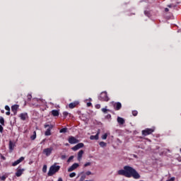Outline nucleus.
<instances>
[{
    "mask_svg": "<svg viewBox=\"0 0 181 181\" xmlns=\"http://www.w3.org/2000/svg\"><path fill=\"white\" fill-rule=\"evenodd\" d=\"M117 175L125 176V177H134V179H139L141 177L136 170L129 165L124 166V170H119Z\"/></svg>",
    "mask_w": 181,
    "mask_h": 181,
    "instance_id": "obj_1",
    "label": "nucleus"
},
{
    "mask_svg": "<svg viewBox=\"0 0 181 181\" xmlns=\"http://www.w3.org/2000/svg\"><path fill=\"white\" fill-rule=\"evenodd\" d=\"M58 170H60V166L57 165L56 163H54L49 168L47 175L48 176H53L54 173H57Z\"/></svg>",
    "mask_w": 181,
    "mask_h": 181,
    "instance_id": "obj_2",
    "label": "nucleus"
},
{
    "mask_svg": "<svg viewBox=\"0 0 181 181\" xmlns=\"http://www.w3.org/2000/svg\"><path fill=\"white\" fill-rule=\"evenodd\" d=\"M99 100H100V101H109L110 98H108L107 92H102L99 96Z\"/></svg>",
    "mask_w": 181,
    "mask_h": 181,
    "instance_id": "obj_3",
    "label": "nucleus"
},
{
    "mask_svg": "<svg viewBox=\"0 0 181 181\" xmlns=\"http://www.w3.org/2000/svg\"><path fill=\"white\" fill-rule=\"evenodd\" d=\"M52 152H53V147L45 148L42 153L46 155V156H50V155H52Z\"/></svg>",
    "mask_w": 181,
    "mask_h": 181,
    "instance_id": "obj_4",
    "label": "nucleus"
},
{
    "mask_svg": "<svg viewBox=\"0 0 181 181\" xmlns=\"http://www.w3.org/2000/svg\"><path fill=\"white\" fill-rule=\"evenodd\" d=\"M154 131V129H146L142 131V135H144V136H146V135H151V134H152V132Z\"/></svg>",
    "mask_w": 181,
    "mask_h": 181,
    "instance_id": "obj_5",
    "label": "nucleus"
},
{
    "mask_svg": "<svg viewBox=\"0 0 181 181\" xmlns=\"http://www.w3.org/2000/svg\"><path fill=\"white\" fill-rule=\"evenodd\" d=\"M112 104H113V107H114V109L115 110V111H119V110L121 108H122V105L119 102H117V103L113 102Z\"/></svg>",
    "mask_w": 181,
    "mask_h": 181,
    "instance_id": "obj_6",
    "label": "nucleus"
},
{
    "mask_svg": "<svg viewBox=\"0 0 181 181\" xmlns=\"http://www.w3.org/2000/svg\"><path fill=\"white\" fill-rule=\"evenodd\" d=\"M68 141L71 144H78V140L77 139H76L74 136H71L69 137Z\"/></svg>",
    "mask_w": 181,
    "mask_h": 181,
    "instance_id": "obj_7",
    "label": "nucleus"
},
{
    "mask_svg": "<svg viewBox=\"0 0 181 181\" xmlns=\"http://www.w3.org/2000/svg\"><path fill=\"white\" fill-rule=\"evenodd\" d=\"M78 166H80L78 163H74L69 168H68V172H73V170H76Z\"/></svg>",
    "mask_w": 181,
    "mask_h": 181,
    "instance_id": "obj_8",
    "label": "nucleus"
},
{
    "mask_svg": "<svg viewBox=\"0 0 181 181\" xmlns=\"http://www.w3.org/2000/svg\"><path fill=\"white\" fill-rule=\"evenodd\" d=\"M23 160H25V157H21L18 160L12 163V166H17V165H19V163H21V162H23Z\"/></svg>",
    "mask_w": 181,
    "mask_h": 181,
    "instance_id": "obj_9",
    "label": "nucleus"
},
{
    "mask_svg": "<svg viewBox=\"0 0 181 181\" xmlns=\"http://www.w3.org/2000/svg\"><path fill=\"white\" fill-rule=\"evenodd\" d=\"M99 135H100V130L98 131L96 135H92L90 136V139H91V141H98V138H99Z\"/></svg>",
    "mask_w": 181,
    "mask_h": 181,
    "instance_id": "obj_10",
    "label": "nucleus"
},
{
    "mask_svg": "<svg viewBox=\"0 0 181 181\" xmlns=\"http://www.w3.org/2000/svg\"><path fill=\"white\" fill-rule=\"evenodd\" d=\"M18 108H19V106L18 105H14L11 107V111L13 112V115H16L18 112Z\"/></svg>",
    "mask_w": 181,
    "mask_h": 181,
    "instance_id": "obj_11",
    "label": "nucleus"
},
{
    "mask_svg": "<svg viewBox=\"0 0 181 181\" xmlns=\"http://www.w3.org/2000/svg\"><path fill=\"white\" fill-rule=\"evenodd\" d=\"M23 172H25V169L23 168L17 170L16 173V176H17V177H21V176L23 175Z\"/></svg>",
    "mask_w": 181,
    "mask_h": 181,
    "instance_id": "obj_12",
    "label": "nucleus"
},
{
    "mask_svg": "<svg viewBox=\"0 0 181 181\" xmlns=\"http://www.w3.org/2000/svg\"><path fill=\"white\" fill-rule=\"evenodd\" d=\"M53 129V125H50L49 126V128H48L47 130H46V132H45V135L46 136H49V135H52V133H51V131H52V129Z\"/></svg>",
    "mask_w": 181,
    "mask_h": 181,
    "instance_id": "obj_13",
    "label": "nucleus"
},
{
    "mask_svg": "<svg viewBox=\"0 0 181 181\" xmlns=\"http://www.w3.org/2000/svg\"><path fill=\"white\" fill-rule=\"evenodd\" d=\"M117 122L120 124V125H124V124H125V119H124V118L118 117H117Z\"/></svg>",
    "mask_w": 181,
    "mask_h": 181,
    "instance_id": "obj_14",
    "label": "nucleus"
},
{
    "mask_svg": "<svg viewBox=\"0 0 181 181\" xmlns=\"http://www.w3.org/2000/svg\"><path fill=\"white\" fill-rule=\"evenodd\" d=\"M20 118L22 121H25L26 118H28V113H21L20 115Z\"/></svg>",
    "mask_w": 181,
    "mask_h": 181,
    "instance_id": "obj_15",
    "label": "nucleus"
},
{
    "mask_svg": "<svg viewBox=\"0 0 181 181\" xmlns=\"http://www.w3.org/2000/svg\"><path fill=\"white\" fill-rule=\"evenodd\" d=\"M84 153V151L81 150L78 153V160H81V158H83V154Z\"/></svg>",
    "mask_w": 181,
    "mask_h": 181,
    "instance_id": "obj_16",
    "label": "nucleus"
},
{
    "mask_svg": "<svg viewBox=\"0 0 181 181\" xmlns=\"http://www.w3.org/2000/svg\"><path fill=\"white\" fill-rule=\"evenodd\" d=\"M51 112L53 117H59V110H54Z\"/></svg>",
    "mask_w": 181,
    "mask_h": 181,
    "instance_id": "obj_17",
    "label": "nucleus"
},
{
    "mask_svg": "<svg viewBox=\"0 0 181 181\" xmlns=\"http://www.w3.org/2000/svg\"><path fill=\"white\" fill-rule=\"evenodd\" d=\"M0 124L3 126L5 127V119L2 116L0 117Z\"/></svg>",
    "mask_w": 181,
    "mask_h": 181,
    "instance_id": "obj_18",
    "label": "nucleus"
},
{
    "mask_svg": "<svg viewBox=\"0 0 181 181\" xmlns=\"http://www.w3.org/2000/svg\"><path fill=\"white\" fill-rule=\"evenodd\" d=\"M31 141H35L36 139V131H34L33 135L30 136Z\"/></svg>",
    "mask_w": 181,
    "mask_h": 181,
    "instance_id": "obj_19",
    "label": "nucleus"
},
{
    "mask_svg": "<svg viewBox=\"0 0 181 181\" xmlns=\"http://www.w3.org/2000/svg\"><path fill=\"white\" fill-rule=\"evenodd\" d=\"M14 146L15 145L13 143H12V141H9V149H11V151H13Z\"/></svg>",
    "mask_w": 181,
    "mask_h": 181,
    "instance_id": "obj_20",
    "label": "nucleus"
},
{
    "mask_svg": "<svg viewBox=\"0 0 181 181\" xmlns=\"http://www.w3.org/2000/svg\"><path fill=\"white\" fill-rule=\"evenodd\" d=\"M76 105H77V103H70V104L69 105V108L73 109V108H74V107H76Z\"/></svg>",
    "mask_w": 181,
    "mask_h": 181,
    "instance_id": "obj_21",
    "label": "nucleus"
},
{
    "mask_svg": "<svg viewBox=\"0 0 181 181\" xmlns=\"http://www.w3.org/2000/svg\"><path fill=\"white\" fill-rule=\"evenodd\" d=\"M100 146H101V148H104L105 146H107V143L104 142V141H100L99 143Z\"/></svg>",
    "mask_w": 181,
    "mask_h": 181,
    "instance_id": "obj_22",
    "label": "nucleus"
},
{
    "mask_svg": "<svg viewBox=\"0 0 181 181\" xmlns=\"http://www.w3.org/2000/svg\"><path fill=\"white\" fill-rule=\"evenodd\" d=\"M60 134H66L67 132V128H63L59 131Z\"/></svg>",
    "mask_w": 181,
    "mask_h": 181,
    "instance_id": "obj_23",
    "label": "nucleus"
},
{
    "mask_svg": "<svg viewBox=\"0 0 181 181\" xmlns=\"http://www.w3.org/2000/svg\"><path fill=\"white\" fill-rule=\"evenodd\" d=\"M6 177H8V175H3L0 177V180L5 181L6 180Z\"/></svg>",
    "mask_w": 181,
    "mask_h": 181,
    "instance_id": "obj_24",
    "label": "nucleus"
},
{
    "mask_svg": "<svg viewBox=\"0 0 181 181\" xmlns=\"http://www.w3.org/2000/svg\"><path fill=\"white\" fill-rule=\"evenodd\" d=\"M73 159H74V156H71L67 160L68 163H70Z\"/></svg>",
    "mask_w": 181,
    "mask_h": 181,
    "instance_id": "obj_25",
    "label": "nucleus"
},
{
    "mask_svg": "<svg viewBox=\"0 0 181 181\" xmlns=\"http://www.w3.org/2000/svg\"><path fill=\"white\" fill-rule=\"evenodd\" d=\"M42 172L44 173H46V172H47V165H45L42 168Z\"/></svg>",
    "mask_w": 181,
    "mask_h": 181,
    "instance_id": "obj_26",
    "label": "nucleus"
},
{
    "mask_svg": "<svg viewBox=\"0 0 181 181\" xmlns=\"http://www.w3.org/2000/svg\"><path fill=\"white\" fill-rule=\"evenodd\" d=\"M76 146H78V148L80 149L81 148H83L84 146V144L83 143H79L78 144H76Z\"/></svg>",
    "mask_w": 181,
    "mask_h": 181,
    "instance_id": "obj_27",
    "label": "nucleus"
},
{
    "mask_svg": "<svg viewBox=\"0 0 181 181\" xmlns=\"http://www.w3.org/2000/svg\"><path fill=\"white\" fill-rule=\"evenodd\" d=\"M80 149L77 145L75 146L72 147V151H78Z\"/></svg>",
    "mask_w": 181,
    "mask_h": 181,
    "instance_id": "obj_28",
    "label": "nucleus"
},
{
    "mask_svg": "<svg viewBox=\"0 0 181 181\" xmlns=\"http://www.w3.org/2000/svg\"><path fill=\"white\" fill-rule=\"evenodd\" d=\"M132 115H134V117H136L138 115V111L134 110L132 112Z\"/></svg>",
    "mask_w": 181,
    "mask_h": 181,
    "instance_id": "obj_29",
    "label": "nucleus"
},
{
    "mask_svg": "<svg viewBox=\"0 0 181 181\" xmlns=\"http://www.w3.org/2000/svg\"><path fill=\"white\" fill-rule=\"evenodd\" d=\"M107 136H108V134L105 133L102 136V139H107Z\"/></svg>",
    "mask_w": 181,
    "mask_h": 181,
    "instance_id": "obj_30",
    "label": "nucleus"
},
{
    "mask_svg": "<svg viewBox=\"0 0 181 181\" xmlns=\"http://www.w3.org/2000/svg\"><path fill=\"white\" fill-rule=\"evenodd\" d=\"M27 98H28V101H30V100H32V95L28 94V95H27Z\"/></svg>",
    "mask_w": 181,
    "mask_h": 181,
    "instance_id": "obj_31",
    "label": "nucleus"
},
{
    "mask_svg": "<svg viewBox=\"0 0 181 181\" xmlns=\"http://www.w3.org/2000/svg\"><path fill=\"white\" fill-rule=\"evenodd\" d=\"M75 176H76V173H71L69 174L70 177H75Z\"/></svg>",
    "mask_w": 181,
    "mask_h": 181,
    "instance_id": "obj_32",
    "label": "nucleus"
},
{
    "mask_svg": "<svg viewBox=\"0 0 181 181\" xmlns=\"http://www.w3.org/2000/svg\"><path fill=\"white\" fill-rule=\"evenodd\" d=\"M5 110H6V111H11V108H10L9 106H8V105H6V106H5Z\"/></svg>",
    "mask_w": 181,
    "mask_h": 181,
    "instance_id": "obj_33",
    "label": "nucleus"
},
{
    "mask_svg": "<svg viewBox=\"0 0 181 181\" xmlns=\"http://www.w3.org/2000/svg\"><path fill=\"white\" fill-rule=\"evenodd\" d=\"M90 165H91V163L88 162L84 164V167L87 168V166H90Z\"/></svg>",
    "mask_w": 181,
    "mask_h": 181,
    "instance_id": "obj_34",
    "label": "nucleus"
},
{
    "mask_svg": "<svg viewBox=\"0 0 181 181\" xmlns=\"http://www.w3.org/2000/svg\"><path fill=\"white\" fill-rule=\"evenodd\" d=\"M0 132H1V134H2V132H4V127L1 124H0Z\"/></svg>",
    "mask_w": 181,
    "mask_h": 181,
    "instance_id": "obj_35",
    "label": "nucleus"
},
{
    "mask_svg": "<svg viewBox=\"0 0 181 181\" xmlns=\"http://www.w3.org/2000/svg\"><path fill=\"white\" fill-rule=\"evenodd\" d=\"M63 115H64V117H65V118H66V117H67V115H69V112H63Z\"/></svg>",
    "mask_w": 181,
    "mask_h": 181,
    "instance_id": "obj_36",
    "label": "nucleus"
},
{
    "mask_svg": "<svg viewBox=\"0 0 181 181\" xmlns=\"http://www.w3.org/2000/svg\"><path fill=\"white\" fill-rule=\"evenodd\" d=\"M95 108H97L98 110H100V108H101V105H96Z\"/></svg>",
    "mask_w": 181,
    "mask_h": 181,
    "instance_id": "obj_37",
    "label": "nucleus"
},
{
    "mask_svg": "<svg viewBox=\"0 0 181 181\" xmlns=\"http://www.w3.org/2000/svg\"><path fill=\"white\" fill-rule=\"evenodd\" d=\"M102 111L105 114V112H107V108H103Z\"/></svg>",
    "mask_w": 181,
    "mask_h": 181,
    "instance_id": "obj_38",
    "label": "nucleus"
},
{
    "mask_svg": "<svg viewBox=\"0 0 181 181\" xmlns=\"http://www.w3.org/2000/svg\"><path fill=\"white\" fill-rule=\"evenodd\" d=\"M51 125L52 124H45L44 127H45V128H47V127L50 128Z\"/></svg>",
    "mask_w": 181,
    "mask_h": 181,
    "instance_id": "obj_39",
    "label": "nucleus"
},
{
    "mask_svg": "<svg viewBox=\"0 0 181 181\" xmlns=\"http://www.w3.org/2000/svg\"><path fill=\"white\" fill-rule=\"evenodd\" d=\"M86 175H87V176H90V175H91L90 171H88L86 173Z\"/></svg>",
    "mask_w": 181,
    "mask_h": 181,
    "instance_id": "obj_40",
    "label": "nucleus"
},
{
    "mask_svg": "<svg viewBox=\"0 0 181 181\" xmlns=\"http://www.w3.org/2000/svg\"><path fill=\"white\" fill-rule=\"evenodd\" d=\"M11 110H8V112H6V115H11Z\"/></svg>",
    "mask_w": 181,
    "mask_h": 181,
    "instance_id": "obj_41",
    "label": "nucleus"
},
{
    "mask_svg": "<svg viewBox=\"0 0 181 181\" xmlns=\"http://www.w3.org/2000/svg\"><path fill=\"white\" fill-rule=\"evenodd\" d=\"M91 105H92L91 103H87V107H91Z\"/></svg>",
    "mask_w": 181,
    "mask_h": 181,
    "instance_id": "obj_42",
    "label": "nucleus"
},
{
    "mask_svg": "<svg viewBox=\"0 0 181 181\" xmlns=\"http://www.w3.org/2000/svg\"><path fill=\"white\" fill-rule=\"evenodd\" d=\"M165 12H169V8H165Z\"/></svg>",
    "mask_w": 181,
    "mask_h": 181,
    "instance_id": "obj_43",
    "label": "nucleus"
},
{
    "mask_svg": "<svg viewBox=\"0 0 181 181\" xmlns=\"http://www.w3.org/2000/svg\"><path fill=\"white\" fill-rule=\"evenodd\" d=\"M172 6H173L172 4L168 5V8H172Z\"/></svg>",
    "mask_w": 181,
    "mask_h": 181,
    "instance_id": "obj_44",
    "label": "nucleus"
},
{
    "mask_svg": "<svg viewBox=\"0 0 181 181\" xmlns=\"http://www.w3.org/2000/svg\"><path fill=\"white\" fill-rule=\"evenodd\" d=\"M57 181H63V179L62 177H59Z\"/></svg>",
    "mask_w": 181,
    "mask_h": 181,
    "instance_id": "obj_45",
    "label": "nucleus"
},
{
    "mask_svg": "<svg viewBox=\"0 0 181 181\" xmlns=\"http://www.w3.org/2000/svg\"><path fill=\"white\" fill-rule=\"evenodd\" d=\"M82 180L84 179V177H81V178Z\"/></svg>",
    "mask_w": 181,
    "mask_h": 181,
    "instance_id": "obj_46",
    "label": "nucleus"
},
{
    "mask_svg": "<svg viewBox=\"0 0 181 181\" xmlns=\"http://www.w3.org/2000/svg\"><path fill=\"white\" fill-rule=\"evenodd\" d=\"M144 13H145V15H146V13H147V11H144Z\"/></svg>",
    "mask_w": 181,
    "mask_h": 181,
    "instance_id": "obj_47",
    "label": "nucleus"
},
{
    "mask_svg": "<svg viewBox=\"0 0 181 181\" xmlns=\"http://www.w3.org/2000/svg\"><path fill=\"white\" fill-rule=\"evenodd\" d=\"M180 152H181V148H180Z\"/></svg>",
    "mask_w": 181,
    "mask_h": 181,
    "instance_id": "obj_48",
    "label": "nucleus"
}]
</instances>
